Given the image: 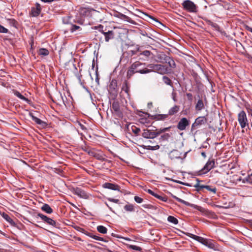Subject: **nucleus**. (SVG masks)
Wrapping results in <instances>:
<instances>
[{
	"label": "nucleus",
	"instance_id": "f257e3e1",
	"mask_svg": "<svg viewBox=\"0 0 252 252\" xmlns=\"http://www.w3.org/2000/svg\"><path fill=\"white\" fill-rule=\"evenodd\" d=\"M152 72V70L147 67V64L140 61H136L132 63L127 71V77L130 78L135 73L141 74H148Z\"/></svg>",
	"mask_w": 252,
	"mask_h": 252
},
{
	"label": "nucleus",
	"instance_id": "f03ea898",
	"mask_svg": "<svg viewBox=\"0 0 252 252\" xmlns=\"http://www.w3.org/2000/svg\"><path fill=\"white\" fill-rule=\"evenodd\" d=\"M184 234L210 249L215 251L218 250L217 245L212 240L207 239L189 233H184Z\"/></svg>",
	"mask_w": 252,
	"mask_h": 252
},
{
	"label": "nucleus",
	"instance_id": "7ed1b4c3",
	"mask_svg": "<svg viewBox=\"0 0 252 252\" xmlns=\"http://www.w3.org/2000/svg\"><path fill=\"white\" fill-rule=\"evenodd\" d=\"M147 67L151 68L152 72L154 71L160 74H164L168 72L167 67L160 64H148Z\"/></svg>",
	"mask_w": 252,
	"mask_h": 252
},
{
	"label": "nucleus",
	"instance_id": "20e7f679",
	"mask_svg": "<svg viewBox=\"0 0 252 252\" xmlns=\"http://www.w3.org/2000/svg\"><path fill=\"white\" fill-rule=\"evenodd\" d=\"M215 166L214 159H209L206 162L204 167L200 170L195 172V175L197 176H201L208 173L211 169Z\"/></svg>",
	"mask_w": 252,
	"mask_h": 252
},
{
	"label": "nucleus",
	"instance_id": "39448f33",
	"mask_svg": "<svg viewBox=\"0 0 252 252\" xmlns=\"http://www.w3.org/2000/svg\"><path fill=\"white\" fill-rule=\"evenodd\" d=\"M184 9L190 13H196L197 11V6L190 0H184L182 3Z\"/></svg>",
	"mask_w": 252,
	"mask_h": 252
},
{
	"label": "nucleus",
	"instance_id": "423d86ee",
	"mask_svg": "<svg viewBox=\"0 0 252 252\" xmlns=\"http://www.w3.org/2000/svg\"><path fill=\"white\" fill-rule=\"evenodd\" d=\"M238 121L242 128L248 126V121L244 111H241L238 115Z\"/></svg>",
	"mask_w": 252,
	"mask_h": 252
},
{
	"label": "nucleus",
	"instance_id": "0eeeda50",
	"mask_svg": "<svg viewBox=\"0 0 252 252\" xmlns=\"http://www.w3.org/2000/svg\"><path fill=\"white\" fill-rule=\"evenodd\" d=\"M35 217L36 218H38V217H39L42 220H43V222H44L45 223H46L47 224L52 226L57 227V223L55 220H53L52 219L49 218L48 217L41 213H38L37 214V216H36Z\"/></svg>",
	"mask_w": 252,
	"mask_h": 252
},
{
	"label": "nucleus",
	"instance_id": "6e6552de",
	"mask_svg": "<svg viewBox=\"0 0 252 252\" xmlns=\"http://www.w3.org/2000/svg\"><path fill=\"white\" fill-rule=\"evenodd\" d=\"M153 53L149 50L141 51L138 54V60L143 62L148 61Z\"/></svg>",
	"mask_w": 252,
	"mask_h": 252
},
{
	"label": "nucleus",
	"instance_id": "1a4fd4ad",
	"mask_svg": "<svg viewBox=\"0 0 252 252\" xmlns=\"http://www.w3.org/2000/svg\"><path fill=\"white\" fill-rule=\"evenodd\" d=\"M72 192L74 194L77 195L80 198L85 199L89 198L90 194L80 188L77 187L73 188Z\"/></svg>",
	"mask_w": 252,
	"mask_h": 252
},
{
	"label": "nucleus",
	"instance_id": "9d476101",
	"mask_svg": "<svg viewBox=\"0 0 252 252\" xmlns=\"http://www.w3.org/2000/svg\"><path fill=\"white\" fill-rule=\"evenodd\" d=\"M169 193L171 197H172L173 198L175 199L178 202L182 203L187 206H189V207H192L194 209H195L197 210L201 211L202 208L200 206H198L195 204L190 203L189 202L185 201V200L177 197L176 196L174 195V194H173L171 193Z\"/></svg>",
	"mask_w": 252,
	"mask_h": 252
},
{
	"label": "nucleus",
	"instance_id": "9b49d317",
	"mask_svg": "<svg viewBox=\"0 0 252 252\" xmlns=\"http://www.w3.org/2000/svg\"><path fill=\"white\" fill-rule=\"evenodd\" d=\"M206 122L207 119L205 117H199L197 118L195 122L192 124L191 131H192L194 129L197 128L199 126L206 124Z\"/></svg>",
	"mask_w": 252,
	"mask_h": 252
},
{
	"label": "nucleus",
	"instance_id": "f8f14e48",
	"mask_svg": "<svg viewBox=\"0 0 252 252\" xmlns=\"http://www.w3.org/2000/svg\"><path fill=\"white\" fill-rule=\"evenodd\" d=\"M189 124V121L186 118H183L178 122L177 128L180 130H184Z\"/></svg>",
	"mask_w": 252,
	"mask_h": 252
},
{
	"label": "nucleus",
	"instance_id": "ddd939ff",
	"mask_svg": "<svg viewBox=\"0 0 252 252\" xmlns=\"http://www.w3.org/2000/svg\"><path fill=\"white\" fill-rule=\"evenodd\" d=\"M29 116L33 121H34L36 124L39 125L41 127L44 128L47 126V124L45 122H44L34 116L32 113H30Z\"/></svg>",
	"mask_w": 252,
	"mask_h": 252
},
{
	"label": "nucleus",
	"instance_id": "4468645a",
	"mask_svg": "<svg viewBox=\"0 0 252 252\" xmlns=\"http://www.w3.org/2000/svg\"><path fill=\"white\" fill-rule=\"evenodd\" d=\"M117 82L115 80H112L109 85L108 91L111 94H113L114 95H116L117 93Z\"/></svg>",
	"mask_w": 252,
	"mask_h": 252
},
{
	"label": "nucleus",
	"instance_id": "2eb2a0df",
	"mask_svg": "<svg viewBox=\"0 0 252 252\" xmlns=\"http://www.w3.org/2000/svg\"><path fill=\"white\" fill-rule=\"evenodd\" d=\"M164 62L167 63L169 67L174 68L176 67V63L174 60L169 56L164 55L163 58Z\"/></svg>",
	"mask_w": 252,
	"mask_h": 252
},
{
	"label": "nucleus",
	"instance_id": "dca6fc26",
	"mask_svg": "<svg viewBox=\"0 0 252 252\" xmlns=\"http://www.w3.org/2000/svg\"><path fill=\"white\" fill-rule=\"evenodd\" d=\"M155 132L151 131V130L146 129H144L142 136L146 139H154L155 138Z\"/></svg>",
	"mask_w": 252,
	"mask_h": 252
},
{
	"label": "nucleus",
	"instance_id": "f3484780",
	"mask_svg": "<svg viewBox=\"0 0 252 252\" xmlns=\"http://www.w3.org/2000/svg\"><path fill=\"white\" fill-rule=\"evenodd\" d=\"M103 188L113 190H120V187L118 185L111 183H105L103 185Z\"/></svg>",
	"mask_w": 252,
	"mask_h": 252
},
{
	"label": "nucleus",
	"instance_id": "a211bd4d",
	"mask_svg": "<svg viewBox=\"0 0 252 252\" xmlns=\"http://www.w3.org/2000/svg\"><path fill=\"white\" fill-rule=\"evenodd\" d=\"M41 12L40 5L36 3V7H32L31 10V14L33 17L38 16Z\"/></svg>",
	"mask_w": 252,
	"mask_h": 252
},
{
	"label": "nucleus",
	"instance_id": "6ab92c4d",
	"mask_svg": "<svg viewBox=\"0 0 252 252\" xmlns=\"http://www.w3.org/2000/svg\"><path fill=\"white\" fill-rule=\"evenodd\" d=\"M106 42H108L110 39H113L114 37V33L113 31H108L107 32H103Z\"/></svg>",
	"mask_w": 252,
	"mask_h": 252
},
{
	"label": "nucleus",
	"instance_id": "aec40b11",
	"mask_svg": "<svg viewBox=\"0 0 252 252\" xmlns=\"http://www.w3.org/2000/svg\"><path fill=\"white\" fill-rule=\"evenodd\" d=\"M2 218L8 222L12 226H16V223L14 220L9 216V215L6 213H3L2 214Z\"/></svg>",
	"mask_w": 252,
	"mask_h": 252
},
{
	"label": "nucleus",
	"instance_id": "412c9836",
	"mask_svg": "<svg viewBox=\"0 0 252 252\" xmlns=\"http://www.w3.org/2000/svg\"><path fill=\"white\" fill-rule=\"evenodd\" d=\"M195 110L197 111H200L204 109V105L202 99H199L198 100L195 106Z\"/></svg>",
	"mask_w": 252,
	"mask_h": 252
},
{
	"label": "nucleus",
	"instance_id": "4be33fe9",
	"mask_svg": "<svg viewBox=\"0 0 252 252\" xmlns=\"http://www.w3.org/2000/svg\"><path fill=\"white\" fill-rule=\"evenodd\" d=\"M41 209L47 214H51L53 210L48 204H44L41 207Z\"/></svg>",
	"mask_w": 252,
	"mask_h": 252
},
{
	"label": "nucleus",
	"instance_id": "5701e85b",
	"mask_svg": "<svg viewBox=\"0 0 252 252\" xmlns=\"http://www.w3.org/2000/svg\"><path fill=\"white\" fill-rule=\"evenodd\" d=\"M180 107L178 105H175L171 107L168 111V115H173L179 112Z\"/></svg>",
	"mask_w": 252,
	"mask_h": 252
},
{
	"label": "nucleus",
	"instance_id": "b1692460",
	"mask_svg": "<svg viewBox=\"0 0 252 252\" xmlns=\"http://www.w3.org/2000/svg\"><path fill=\"white\" fill-rule=\"evenodd\" d=\"M169 157L171 159H173L174 158H179L180 155L179 154L178 151L177 150H174L172 151L169 154Z\"/></svg>",
	"mask_w": 252,
	"mask_h": 252
},
{
	"label": "nucleus",
	"instance_id": "393cba45",
	"mask_svg": "<svg viewBox=\"0 0 252 252\" xmlns=\"http://www.w3.org/2000/svg\"><path fill=\"white\" fill-rule=\"evenodd\" d=\"M168 114H156L153 116L154 119L157 121H163L168 118Z\"/></svg>",
	"mask_w": 252,
	"mask_h": 252
},
{
	"label": "nucleus",
	"instance_id": "a878e982",
	"mask_svg": "<svg viewBox=\"0 0 252 252\" xmlns=\"http://www.w3.org/2000/svg\"><path fill=\"white\" fill-rule=\"evenodd\" d=\"M13 93L14 95H16L20 99L23 100L27 102H28L29 101V99L25 97L22 94H21L19 92L17 91H14Z\"/></svg>",
	"mask_w": 252,
	"mask_h": 252
},
{
	"label": "nucleus",
	"instance_id": "bb28decb",
	"mask_svg": "<svg viewBox=\"0 0 252 252\" xmlns=\"http://www.w3.org/2000/svg\"><path fill=\"white\" fill-rule=\"evenodd\" d=\"M140 52H141V47L138 45H137L134 50H130L129 51V54L131 56L137 55L138 57V54Z\"/></svg>",
	"mask_w": 252,
	"mask_h": 252
},
{
	"label": "nucleus",
	"instance_id": "cd10ccee",
	"mask_svg": "<svg viewBox=\"0 0 252 252\" xmlns=\"http://www.w3.org/2000/svg\"><path fill=\"white\" fill-rule=\"evenodd\" d=\"M6 20H7L8 24L10 26L13 27L14 28H17L18 26V23L16 20H15L14 19H10V18L7 19Z\"/></svg>",
	"mask_w": 252,
	"mask_h": 252
},
{
	"label": "nucleus",
	"instance_id": "c85d7f7f",
	"mask_svg": "<svg viewBox=\"0 0 252 252\" xmlns=\"http://www.w3.org/2000/svg\"><path fill=\"white\" fill-rule=\"evenodd\" d=\"M49 54V51L45 48H40L38 51V54L42 56H48Z\"/></svg>",
	"mask_w": 252,
	"mask_h": 252
},
{
	"label": "nucleus",
	"instance_id": "c756f323",
	"mask_svg": "<svg viewBox=\"0 0 252 252\" xmlns=\"http://www.w3.org/2000/svg\"><path fill=\"white\" fill-rule=\"evenodd\" d=\"M167 220L169 222L175 225L177 224L179 222L178 220L176 218L172 216H169L168 217Z\"/></svg>",
	"mask_w": 252,
	"mask_h": 252
},
{
	"label": "nucleus",
	"instance_id": "7c9ffc66",
	"mask_svg": "<svg viewBox=\"0 0 252 252\" xmlns=\"http://www.w3.org/2000/svg\"><path fill=\"white\" fill-rule=\"evenodd\" d=\"M97 230L101 233L106 234L107 232V229L106 227L103 225H98L97 227Z\"/></svg>",
	"mask_w": 252,
	"mask_h": 252
},
{
	"label": "nucleus",
	"instance_id": "2f4dec72",
	"mask_svg": "<svg viewBox=\"0 0 252 252\" xmlns=\"http://www.w3.org/2000/svg\"><path fill=\"white\" fill-rule=\"evenodd\" d=\"M124 209L127 212H134V208L132 204H128L124 206Z\"/></svg>",
	"mask_w": 252,
	"mask_h": 252
},
{
	"label": "nucleus",
	"instance_id": "473e14b6",
	"mask_svg": "<svg viewBox=\"0 0 252 252\" xmlns=\"http://www.w3.org/2000/svg\"><path fill=\"white\" fill-rule=\"evenodd\" d=\"M171 135L170 134L167 133H164L160 136L159 140L161 141H168Z\"/></svg>",
	"mask_w": 252,
	"mask_h": 252
},
{
	"label": "nucleus",
	"instance_id": "72a5a7b5",
	"mask_svg": "<svg viewBox=\"0 0 252 252\" xmlns=\"http://www.w3.org/2000/svg\"><path fill=\"white\" fill-rule=\"evenodd\" d=\"M162 80H163V82L165 84H166V85L173 87L172 82L171 80H170V79L169 78H168V77H167L166 76H163Z\"/></svg>",
	"mask_w": 252,
	"mask_h": 252
},
{
	"label": "nucleus",
	"instance_id": "f704fd0d",
	"mask_svg": "<svg viewBox=\"0 0 252 252\" xmlns=\"http://www.w3.org/2000/svg\"><path fill=\"white\" fill-rule=\"evenodd\" d=\"M206 185H200L198 183H197L196 184L193 185V186L196 188L195 190L197 192H199L203 189L205 188Z\"/></svg>",
	"mask_w": 252,
	"mask_h": 252
},
{
	"label": "nucleus",
	"instance_id": "c9c22d12",
	"mask_svg": "<svg viewBox=\"0 0 252 252\" xmlns=\"http://www.w3.org/2000/svg\"><path fill=\"white\" fill-rule=\"evenodd\" d=\"M93 157H94L96 159L101 160V161H102L108 160L106 158H104L103 157V156L99 155V154H97L96 153H94Z\"/></svg>",
	"mask_w": 252,
	"mask_h": 252
},
{
	"label": "nucleus",
	"instance_id": "e433bc0d",
	"mask_svg": "<svg viewBox=\"0 0 252 252\" xmlns=\"http://www.w3.org/2000/svg\"><path fill=\"white\" fill-rule=\"evenodd\" d=\"M112 108L115 112H119L120 111V106L118 102H113L112 103Z\"/></svg>",
	"mask_w": 252,
	"mask_h": 252
},
{
	"label": "nucleus",
	"instance_id": "4c0bfd02",
	"mask_svg": "<svg viewBox=\"0 0 252 252\" xmlns=\"http://www.w3.org/2000/svg\"><path fill=\"white\" fill-rule=\"evenodd\" d=\"M154 197L165 202H166L168 200L166 196H162L158 194L157 193H156Z\"/></svg>",
	"mask_w": 252,
	"mask_h": 252
},
{
	"label": "nucleus",
	"instance_id": "58836bf2",
	"mask_svg": "<svg viewBox=\"0 0 252 252\" xmlns=\"http://www.w3.org/2000/svg\"><path fill=\"white\" fill-rule=\"evenodd\" d=\"M82 150L84 151L87 152L89 155L92 156H94V154L95 153L94 151H93L92 150H90L88 147L82 148Z\"/></svg>",
	"mask_w": 252,
	"mask_h": 252
},
{
	"label": "nucleus",
	"instance_id": "ea45409f",
	"mask_svg": "<svg viewBox=\"0 0 252 252\" xmlns=\"http://www.w3.org/2000/svg\"><path fill=\"white\" fill-rule=\"evenodd\" d=\"M205 189H207L208 191L213 192L214 194L216 193L217 191V189L215 187H212L210 186L206 185Z\"/></svg>",
	"mask_w": 252,
	"mask_h": 252
},
{
	"label": "nucleus",
	"instance_id": "a19ab883",
	"mask_svg": "<svg viewBox=\"0 0 252 252\" xmlns=\"http://www.w3.org/2000/svg\"><path fill=\"white\" fill-rule=\"evenodd\" d=\"M145 147H146V149L147 150H152V151L158 150L159 149V147H160L158 145H157L155 146H152L148 145V146H147Z\"/></svg>",
	"mask_w": 252,
	"mask_h": 252
},
{
	"label": "nucleus",
	"instance_id": "79ce46f5",
	"mask_svg": "<svg viewBox=\"0 0 252 252\" xmlns=\"http://www.w3.org/2000/svg\"><path fill=\"white\" fill-rule=\"evenodd\" d=\"M88 236L89 237H90L91 238H92L96 240H98V241H103V239L101 237H100L98 236H96L95 235H94L93 234H89L88 235Z\"/></svg>",
	"mask_w": 252,
	"mask_h": 252
},
{
	"label": "nucleus",
	"instance_id": "37998d69",
	"mask_svg": "<svg viewBox=\"0 0 252 252\" xmlns=\"http://www.w3.org/2000/svg\"><path fill=\"white\" fill-rule=\"evenodd\" d=\"M131 130L134 134H138L140 131V129L135 126H131Z\"/></svg>",
	"mask_w": 252,
	"mask_h": 252
},
{
	"label": "nucleus",
	"instance_id": "c03bdc74",
	"mask_svg": "<svg viewBox=\"0 0 252 252\" xmlns=\"http://www.w3.org/2000/svg\"><path fill=\"white\" fill-rule=\"evenodd\" d=\"M80 29V27L79 26L71 24L70 30L71 32H73Z\"/></svg>",
	"mask_w": 252,
	"mask_h": 252
},
{
	"label": "nucleus",
	"instance_id": "a18cd8bd",
	"mask_svg": "<svg viewBox=\"0 0 252 252\" xmlns=\"http://www.w3.org/2000/svg\"><path fill=\"white\" fill-rule=\"evenodd\" d=\"M129 248L132 249V250H136V251H139V252H141L142 251V248L138 247V246H135V245H129Z\"/></svg>",
	"mask_w": 252,
	"mask_h": 252
},
{
	"label": "nucleus",
	"instance_id": "49530a36",
	"mask_svg": "<svg viewBox=\"0 0 252 252\" xmlns=\"http://www.w3.org/2000/svg\"><path fill=\"white\" fill-rule=\"evenodd\" d=\"M134 201L137 202V203H141L143 201V199L141 197H140L138 196H135L134 197Z\"/></svg>",
	"mask_w": 252,
	"mask_h": 252
},
{
	"label": "nucleus",
	"instance_id": "de8ad7c7",
	"mask_svg": "<svg viewBox=\"0 0 252 252\" xmlns=\"http://www.w3.org/2000/svg\"><path fill=\"white\" fill-rule=\"evenodd\" d=\"M95 29L97 30L99 32L103 34V32H105L103 30V26L101 25H99L98 26H95Z\"/></svg>",
	"mask_w": 252,
	"mask_h": 252
},
{
	"label": "nucleus",
	"instance_id": "09e8293b",
	"mask_svg": "<svg viewBox=\"0 0 252 252\" xmlns=\"http://www.w3.org/2000/svg\"><path fill=\"white\" fill-rule=\"evenodd\" d=\"M8 30L0 25V33H7Z\"/></svg>",
	"mask_w": 252,
	"mask_h": 252
},
{
	"label": "nucleus",
	"instance_id": "8fccbe9b",
	"mask_svg": "<svg viewBox=\"0 0 252 252\" xmlns=\"http://www.w3.org/2000/svg\"><path fill=\"white\" fill-rule=\"evenodd\" d=\"M173 181L174 182H175V183H178V184H182V185H185V186H188V187H191L192 186V185H191L189 183H184V182H182L181 181H177V180H174Z\"/></svg>",
	"mask_w": 252,
	"mask_h": 252
},
{
	"label": "nucleus",
	"instance_id": "3c124183",
	"mask_svg": "<svg viewBox=\"0 0 252 252\" xmlns=\"http://www.w3.org/2000/svg\"><path fill=\"white\" fill-rule=\"evenodd\" d=\"M248 183L252 184V173L249 175L245 179Z\"/></svg>",
	"mask_w": 252,
	"mask_h": 252
},
{
	"label": "nucleus",
	"instance_id": "603ef678",
	"mask_svg": "<svg viewBox=\"0 0 252 252\" xmlns=\"http://www.w3.org/2000/svg\"><path fill=\"white\" fill-rule=\"evenodd\" d=\"M122 90L126 93H128V89L127 87L126 82H125V84L123 85V87H122Z\"/></svg>",
	"mask_w": 252,
	"mask_h": 252
},
{
	"label": "nucleus",
	"instance_id": "864d4df0",
	"mask_svg": "<svg viewBox=\"0 0 252 252\" xmlns=\"http://www.w3.org/2000/svg\"><path fill=\"white\" fill-rule=\"evenodd\" d=\"M208 23L209 24V25H210L213 28H216L218 27V25L217 24L214 23L210 20L208 21Z\"/></svg>",
	"mask_w": 252,
	"mask_h": 252
},
{
	"label": "nucleus",
	"instance_id": "5fc2aeb1",
	"mask_svg": "<svg viewBox=\"0 0 252 252\" xmlns=\"http://www.w3.org/2000/svg\"><path fill=\"white\" fill-rule=\"evenodd\" d=\"M107 199L108 201L113 202V203H119V200L118 199H114V198H108Z\"/></svg>",
	"mask_w": 252,
	"mask_h": 252
},
{
	"label": "nucleus",
	"instance_id": "6e6d98bb",
	"mask_svg": "<svg viewBox=\"0 0 252 252\" xmlns=\"http://www.w3.org/2000/svg\"><path fill=\"white\" fill-rule=\"evenodd\" d=\"M186 95H187V98L189 101H191L192 100L193 96L191 93H187L186 94Z\"/></svg>",
	"mask_w": 252,
	"mask_h": 252
},
{
	"label": "nucleus",
	"instance_id": "4d7b16f0",
	"mask_svg": "<svg viewBox=\"0 0 252 252\" xmlns=\"http://www.w3.org/2000/svg\"><path fill=\"white\" fill-rule=\"evenodd\" d=\"M164 133L163 131H162V128H160V129H159L158 130L157 132H155V138L160 135L161 133Z\"/></svg>",
	"mask_w": 252,
	"mask_h": 252
},
{
	"label": "nucleus",
	"instance_id": "13d9d810",
	"mask_svg": "<svg viewBox=\"0 0 252 252\" xmlns=\"http://www.w3.org/2000/svg\"><path fill=\"white\" fill-rule=\"evenodd\" d=\"M95 75H96V77H95V81L96 82L97 85H99L98 73L97 71H96V70L95 71Z\"/></svg>",
	"mask_w": 252,
	"mask_h": 252
},
{
	"label": "nucleus",
	"instance_id": "bf43d9fd",
	"mask_svg": "<svg viewBox=\"0 0 252 252\" xmlns=\"http://www.w3.org/2000/svg\"><path fill=\"white\" fill-rule=\"evenodd\" d=\"M146 192L149 193L150 194L155 196L156 193H155L153 190H152L150 189H145V190Z\"/></svg>",
	"mask_w": 252,
	"mask_h": 252
},
{
	"label": "nucleus",
	"instance_id": "052dcab7",
	"mask_svg": "<svg viewBox=\"0 0 252 252\" xmlns=\"http://www.w3.org/2000/svg\"><path fill=\"white\" fill-rule=\"evenodd\" d=\"M208 146H209V144L207 142H204V143L203 144V145L201 146V147H200L201 148H207Z\"/></svg>",
	"mask_w": 252,
	"mask_h": 252
},
{
	"label": "nucleus",
	"instance_id": "680f3d73",
	"mask_svg": "<svg viewBox=\"0 0 252 252\" xmlns=\"http://www.w3.org/2000/svg\"><path fill=\"white\" fill-rule=\"evenodd\" d=\"M172 98L174 102L177 101V98H176V94L174 92H173L172 93Z\"/></svg>",
	"mask_w": 252,
	"mask_h": 252
},
{
	"label": "nucleus",
	"instance_id": "e2e57ef3",
	"mask_svg": "<svg viewBox=\"0 0 252 252\" xmlns=\"http://www.w3.org/2000/svg\"><path fill=\"white\" fill-rule=\"evenodd\" d=\"M79 125L82 130H83L84 131H86L87 130V128L83 124H82L81 123H79Z\"/></svg>",
	"mask_w": 252,
	"mask_h": 252
},
{
	"label": "nucleus",
	"instance_id": "0e129e2a",
	"mask_svg": "<svg viewBox=\"0 0 252 252\" xmlns=\"http://www.w3.org/2000/svg\"><path fill=\"white\" fill-rule=\"evenodd\" d=\"M116 237L118 238H122V239H123L125 240H126L127 241H131V239L128 237H120V236H116Z\"/></svg>",
	"mask_w": 252,
	"mask_h": 252
},
{
	"label": "nucleus",
	"instance_id": "69168bd1",
	"mask_svg": "<svg viewBox=\"0 0 252 252\" xmlns=\"http://www.w3.org/2000/svg\"><path fill=\"white\" fill-rule=\"evenodd\" d=\"M141 34L142 35L144 36H146V37H150V36H149L148 34L146 32H142V31L141 32Z\"/></svg>",
	"mask_w": 252,
	"mask_h": 252
},
{
	"label": "nucleus",
	"instance_id": "338daca9",
	"mask_svg": "<svg viewBox=\"0 0 252 252\" xmlns=\"http://www.w3.org/2000/svg\"><path fill=\"white\" fill-rule=\"evenodd\" d=\"M170 128H171L170 126L167 127L163 128H162V131H163L164 132L168 131L170 129Z\"/></svg>",
	"mask_w": 252,
	"mask_h": 252
},
{
	"label": "nucleus",
	"instance_id": "774afa93",
	"mask_svg": "<svg viewBox=\"0 0 252 252\" xmlns=\"http://www.w3.org/2000/svg\"><path fill=\"white\" fill-rule=\"evenodd\" d=\"M248 113H249V115H250L252 117V109H248Z\"/></svg>",
	"mask_w": 252,
	"mask_h": 252
}]
</instances>
